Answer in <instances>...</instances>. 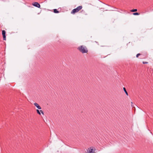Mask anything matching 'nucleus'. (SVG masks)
Listing matches in <instances>:
<instances>
[{"label": "nucleus", "instance_id": "3", "mask_svg": "<svg viewBox=\"0 0 153 153\" xmlns=\"http://www.w3.org/2000/svg\"><path fill=\"white\" fill-rule=\"evenodd\" d=\"M87 151V153H95V149H93L92 147L88 148Z\"/></svg>", "mask_w": 153, "mask_h": 153}, {"label": "nucleus", "instance_id": "10", "mask_svg": "<svg viewBox=\"0 0 153 153\" xmlns=\"http://www.w3.org/2000/svg\"><path fill=\"white\" fill-rule=\"evenodd\" d=\"M137 11V9H132L131 10V12H136V11Z\"/></svg>", "mask_w": 153, "mask_h": 153}, {"label": "nucleus", "instance_id": "5", "mask_svg": "<svg viewBox=\"0 0 153 153\" xmlns=\"http://www.w3.org/2000/svg\"><path fill=\"white\" fill-rule=\"evenodd\" d=\"M6 32L4 30L2 31V35L3 36V39L4 40H5L6 39Z\"/></svg>", "mask_w": 153, "mask_h": 153}, {"label": "nucleus", "instance_id": "17", "mask_svg": "<svg viewBox=\"0 0 153 153\" xmlns=\"http://www.w3.org/2000/svg\"><path fill=\"white\" fill-rule=\"evenodd\" d=\"M131 103L132 104L133 103L132 102H131Z\"/></svg>", "mask_w": 153, "mask_h": 153}, {"label": "nucleus", "instance_id": "7", "mask_svg": "<svg viewBox=\"0 0 153 153\" xmlns=\"http://www.w3.org/2000/svg\"><path fill=\"white\" fill-rule=\"evenodd\" d=\"M34 105L38 109H41V107L37 103H34Z\"/></svg>", "mask_w": 153, "mask_h": 153}, {"label": "nucleus", "instance_id": "15", "mask_svg": "<svg viewBox=\"0 0 153 153\" xmlns=\"http://www.w3.org/2000/svg\"><path fill=\"white\" fill-rule=\"evenodd\" d=\"M114 8H115V9H118V8H115V7Z\"/></svg>", "mask_w": 153, "mask_h": 153}, {"label": "nucleus", "instance_id": "12", "mask_svg": "<svg viewBox=\"0 0 153 153\" xmlns=\"http://www.w3.org/2000/svg\"><path fill=\"white\" fill-rule=\"evenodd\" d=\"M117 11L118 12H120L121 13H122V12H123L122 10L121 9H119L118 10H117Z\"/></svg>", "mask_w": 153, "mask_h": 153}, {"label": "nucleus", "instance_id": "13", "mask_svg": "<svg viewBox=\"0 0 153 153\" xmlns=\"http://www.w3.org/2000/svg\"><path fill=\"white\" fill-rule=\"evenodd\" d=\"M140 55V53H138L137 54V55H136V57L137 58L138 57V56Z\"/></svg>", "mask_w": 153, "mask_h": 153}, {"label": "nucleus", "instance_id": "1", "mask_svg": "<svg viewBox=\"0 0 153 153\" xmlns=\"http://www.w3.org/2000/svg\"><path fill=\"white\" fill-rule=\"evenodd\" d=\"M77 49L82 53H86L88 52V50L86 47L83 45L79 46L77 48Z\"/></svg>", "mask_w": 153, "mask_h": 153}, {"label": "nucleus", "instance_id": "14", "mask_svg": "<svg viewBox=\"0 0 153 153\" xmlns=\"http://www.w3.org/2000/svg\"><path fill=\"white\" fill-rule=\"evenodd\" d=\"M148 63V62H143V64H147Z\"/></svg>", "mask_w": 153, "mask_h": 153}, {"label": "nucleus", "instance_id": "11", "mask_svg": "<svg viewBox=\"0 0 153 153\" xmlns=\"http://www.w3.org/2000/svg\"><path fill=\"white\" fill-rule=\"evenodd\" d=\"M139 13H133V15H139Z\"/></svg>", "mask_w": 153, "mask_h": 153}, {"label": "nucleus", "instance_id": "16", "mask_svg": "<svg viewBox=\"0 0 153 153\" xmlns=\"http://www.w3.org/2000/svg\"><path fill=\"white\" fill-rule=\"evenodd\" d=\"M111 10L113 11V10Z\"/></svg>", "mask_w": 153, "mask_h": 153}, {"label": "nucleus", "instance_id": "2", "mask_svg": "<svg viewBox=\"0 0 153 153\" xmlns=\"http://www.w3.org/2000/svg\"><path fill=\"white\" fill-rule=\"evenodd\" d=\"M82 8V6H79L77 7L76 8L74 9L71 12V13L74 14L78 12L79 10L81 9Z\"/></svg>", "mask_w": 153, "mask_h": 153}, {"label": "nucleus", "instance_id": "9", "mask_svg": "<svg viewBox=\"0 0 153 153\" xmlns=\"http://www.w3.org/2000/svg\"><path fill=\"white\" fill-rule=\"evenodd\" d=\"M123 90L124 91V92H125V93H126V95H127V96H128V93H127V91H126V89L125 88H124H124H123Z\"/></svg>", "mask_w": 153, "mask_h": 153}, {"label": "nucleus", "instance_id": "8", "mask_svg": "<svg viewBox=\"0 0 153 153\" xmlns=\"http://www.w3.org/2000/svg\"><path fill=\"white\" fill-rule=\"evenodd\" d=\"M53 12L55 13H59V11L56 9H54L53 10Z\"/></svg>", "mask_w": 153, "mask_h": 153}, {"label": "nucleus", "instance_id": "6", "mask_svg": "<svg viewBox=\"0 0 153 153\" xmlns=\"http://www.w3.org/2000/svg\"><path fill=\"white\" fill-rule=\"evenodd\" d=\"M36 111H37V114H39L40 115L41 114V113L42 114H43V115L44 114V113L43 111L42 110H39L38 109H37L36 110Z\"/></svg>", "mask_w": 153, "mask_h": 153}, {"label": "nucleus", "instance_id": "4", "mask_svg": "<svg viewBox=\"0 0 153 153\" xmlns=\"http://www.w3.org/2000/svg\"><path fill=\"white\" fill-rule=\"evenodd\" d=\"M32 5L36 7L39 8L40 7V4L38 2H35L32 4Z\"/></svg>", "mask_w": 153, "mask_h": 153}]
</instances>
